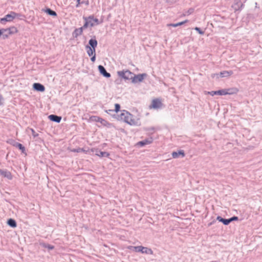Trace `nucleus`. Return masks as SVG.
Masks as SVG:
<instances>
[{
	"label": "nucleus",
	"instance_id": "nucleus-1",
	"mask_svg": "<svg viewBox=\"0 0 262 262\" xmlns=\"http://www.w3.org/2000/svg\"><path fill=\"white\" fill-rule=\"evenodd\" d=\"M119 117L120 120L123 121L130 125L137 126L140 125L139 118L133 115L125 110L122 111Z\"/></svg>",
	"mask_w": 262,
	"mask_h": 262
},
{
	"label": "nucleus",
	"instance_id": "nucleus-2",
	"mask_svg": "<svg viewBox=\"0 0 262 262\" xmlns=\"http://www.w3.org/2000/svg\"><path fill=\"white\" fill-rule=\"evenodd\" d=\"M83 19L84 20V24L82 28H87L88 27H93L95 26H97L101 24L103 20H99L97 18L95 17L93 15H90L88 17H83Z\"/></svg>",
	"mask_w": 262,
	"mask_h": 262
},
{
	"label": "nucleus",
	"instance_id": "nucleus-3",
	"mask_svg": "<svg viewBox=\"0 0 262 262\" xmlns=\"http://www.w3.org/2000/svg\"><path fill=\"white\" fill-rule=\"evenodd\" d=\"M118 75L126 80H132L133 78L134 74L129 70L118 71Z\"/></svg>",
	"mask_w": 262,
	"mask_h": 262
},
{
	"label": "nucleus",
	"instance_id": "nucleus-4",
	"mask_svg": "<svg viewBox=\"0 0 262 262\" xmlns=\"http://www.w3.org/2000/svg\"><path fill=\"white\" fill-rule=\"evenodd\" d=\"M134 250L137 252H141L142 253L148 254L152 255L153 251L148 248L143 247L141 246H134Z\"/></svg>",
	"mask_w": 262,
	"mask_h": 262
},
{
	"label": "nucleus",
	"instance_id": "nucleus-5",
	"mask_svg": "<svg viewBox=\"0 0 262 262\" xmlns=\"http://www.w3.org/2000/svg\"><path fill=\"white\" fill-rule=\"evenodd\" d=\"M238 92V90L237 88H232L217 91V93L220 95H233L236 94Z\"/></svg>",
	"mask_w": 262,
	"mask_h": 262
},
{
	"label": "nucleus",
	"instance_id": "nucleus-6",
	"mask_svg": "<svg viewBox=\"0 0 262 262\" xmlns=\"http://www.w3.org/2000/svg\"><path fill=\"white\" fill-rule=\"evenodd\" d=\"M90 121L100 122L103 126H108L110 123L106 120L96 116H93L90 117Z\"/></svg>",
	"mask_w": 262,
	"mask_h": 262
},
{
	"label": "nucleus",
	"instance_id": "nucleus-7",
	"mask_svg": "<svg viewBox=\"0 0 262 262\" xmlns=\"http://www.w3.org/2000/svg\"><path fill=\"white\" fill-rule=\"evenodd\" d=\"M162 106V100L160 99L156 98L152 100L151 104L149 106V108L158 109L161 107Z\"/></svg>",
	"mask_w": 262,
	"mask_h": 262
},
{
	"label": "nucleus",
	"instance_id": "nucleus-8",
	"mask_svg": "<svg viewBox=\"0 0 262 262\" xmlns=\"http://www.w3.org/2000/svg\"><path fill=\"white\" fill-rule=\"evenodd\" d=\"M145 74H138L137 75H135L134 74L133 78L132 79V82L134 83H137L139 82H141L144 78L146 76Z\"/></svg>",
	"mask_w": 262,
	"mask_h": 262
},
{
	"label": "nucleus",
	"instance_id": "nucleus-9",
	"mask_svg": "<svg viewBox=\"0 0 262 262\" xmlns=\"http://www.w3.org/2000/svg\"><path fill=\"white\" fill-rule=\"evenodd\" d=\"M3 30L5 32H8L9 35L16 34L18 32L17 28L14 26H11L6 29H3Z\"/></svg>",
	"mask_w": 262,
	"mask_h": 262
},
{
	"label": "nucleus",
	"instance_id": "nucleus-10",
	"mask_svg": "<svg viewBox=\"0 0 262 262\" xmlns=\"http://www.w3.org/2000/svg\"><path fill=\"white\" fill-rule=\"evenodd\" d=\"M33 88L34 90L38 92H44L45 90V86L39 83H34L33 84Z\"/></svg>",
	"mask_w": 262,
	"mask_h": 262
},
{
	"label": "nucleus",
	"instance_id": "nucleus-11",
	"mask_svg": "<svg viewBox=\"0 0 262 262\" xmlns=\"http://www.w3.org/2000/svg\"><path fill=\"white\" fill-rule=\"evenodd\" d=\"M17 16L18 14L16 13L11 11L10 14H7L5 16L6 17L7 21H12Z\"/></svg>",
	"mask_w": 262,
	"mask_h": 262
},
{
	"label": "nucleus",
	"instance_id": "nucleus-12",
	"mask_svg": "<svg viewBox=\"0 0 262 262\" xmlns=\"http://www.w3.org/2000/svg\"><path fill=\"white\" fill-rule=\"evenodd\" d=\"M98 69L101 74L106 77H110L111 74L106 72L105 68L102 66H99Z\"/></svg>",
	"mask_w": 262,
	"mask_h": 262
},
{
	"label": "nucleus",
	"instance_id": "nucleus-13",
	"mask_svg": "<svg viewBox=\"0 0 262 262\" xmlns=\"http://www.w3.org/2000/svg\"><path fill=\"white\" fill-rule=\"evenodd\" d=\"M89 47H91L93 49H96L97 46V41L95 39H91L89 42Z\"/></svg>",
	"mask_w": 262,
	"mask_h": 262
},
{
	"label": "nucleus",
	"instance_id": "nucleus-14",
	"mask_svg": "<svg viewBox=\"0 0 262 262\" xmlns=\"http://www.w3.org/2000/svg\"><path fill=\"white\" fill-rule=\"evenodd\" d=\"M49 118H50V119L53 121H55L56 122H58L59 123L60 121H61V118L60 117H58L57 116H56V115H51L49 116Z\"/></svg>",
	"mask_w": 262,
	"mask_h": 262
},
{
	"label": "nucleus",
	"instance_id": "nucleus-15",
	"mask_svg": "<svg viewBox=\"0 0 262 262\" xmlns=\"http://www.w3.org/2000/svg\"><path fill=\"white\" fill-rule=\"evenodd\" d=\"M233 72L232 71H224L220 72V75L221 77H228L232 75Z\"/></svg>",
	"mask_w": 262,
	"mask_h": 262
},
{
	"label": "nucleus",
	"instance_id": "nucleus-16",
	"mask_svg": "<svg viewBox=\"0 0 262 262\" xmlns=\"http://www.w3.org/2000/svg\"><path fill=\"white\" fill-rule=\"evenodd\" d=\"M180 155L183 157L185 156V154L183 150H180L178 152L174 151L172 153L173 158H177Z\"/></svg>",
	"mask_w": 262,
	"mask_h": 262
},
{
	"label": "nucleus",
	"instance_id": "nucleus-17",
	"mask_svg": "<svg viewBox=\"0 0 262 262\" xmlns=\"http://www.w3.org/2000/svg\"><path fill=\"white\" fill-rule=\"evenodd\" d=\"M2 176L5 178H7L9 180H11L12 179V176L11 174V173L10 171L7 170H3Z\"/></svg>",
	"mask_w": 262,
	"mask_h": 262
},
{
	"label": "nucleus",
	"instance_id": "nucleus-18",
	"mask_svg": "<svg viewBox=\"0 0 262 262\" xmlns=\"http://www.w3.org/2000/svg\"><path fill=\"white\" fill-rule=\"evenodd\" d=\"M85 48L86 49L87 53L90 56H91L95 54V49H93L91 47H89V46H86Z\"/></svg>",
	"mask_w": 262,
	"mask_h": 262
},
{
	"label": "nucleus",
	"instance_id": "nucleus-19",
	"mask_svg": "<svg viewBox=\"0 0 262 262\" xmlns=\"http://www.w3.org/2000/svg\"><path fill=\"white\" fill-rule=\"evenodd\" d=\"M96 155L99 157H108L110 156V154L107 152L98 151L96 154Z\"/></svg>",
	"mask_w": 262,
	"mask_h": 262
},
{
	"label": "nucleus",
	"instance_id": "nucleus-20",
	"mask_svg": "<svg viewBox=\"0 0 262 262\" xmlns=\"http://www.w3.org/2000/svg\"><path fill=\"white\" fill-rule=\"evenodd\" d=\"M217 220L223 223L224 225H228L231 222L230 219H224L222 218L220 216H218L217 217Z\"/></svg>",
	"mask_w": 262,
	"mask_h": 262
},
{
	"label": "nucleus",
	"instance_id": "nucleus-21",
	"mask_svg": "<svg viewBox=\"0 0 262 262\" xmlns=\"http://www.w3.org/2000/svg\"><path fill=\"white\" fill-rule=\"evenodd\" d=\"M7 223L10 226L12 227L15 228L16 227V223L13 219H10L8 220Z\"/></svg>",
	"mask_w": 262,
	"mask_h": 262
},
{
	"label": "nucleus",
	"instance_id": "nucleus-22",
	"mask_svg": "<svg viewBox=\"0 0 262 262\" xmlns=\"http://www.w3.org/2000/svg\"><path fill=\"white\" fill-rule=\"evenodd\" d=\"M45 12L47 13L48 14L51 15V16H57V13H56V12L53 10H52L51 9H50L49 8L45 10Z\"/></svg>",
	"mask_w": 262,
	"mask_h": 262
},
{
	"label": "nucleus",
	"instance_id": "nucleus-23",
	"mask_svg": "<svg viewBox=\"0 0 262 262\" xmlns=\"http://www.w3.org/2000/svg\"><path fill=\"white\" fill-rule=\"evenodd\" d=\"M73 152H84L86 153L88 152V150H85L83 148H78L77 149H74L72 150Z\"/></svg>",
	"mask_w": 262,
	"mask_h": 262
},
{
	"label": "nucleus",
	"instance_id": "nucleus-24",
	"mask_svg": "<svg viewBox=\"0 0 262 262\" xmlns=\"http://www.w3.org/2000/svg\"><path fill=\"white\" fill-rule=\"evenodd\" d=\"M151 143V141H148V140H145V141H140V142H139L138 143V144L140 145V146H144L146 144H150Z\"/></svg>",
	"mask_w": 262,
	"mask_h": 262
},
{
	"label": "nucleus",
	"instance_id": "nucleus-25",
	"mask_svg": "<svg viewBox=\"0 0 262 262\" xmlns=\"http://www.w3.org/2000/svg\"><path fill=\"white\" fill-rule=\"evenodd\" d=\"M188 22V20L187 19H186L184 21H181V22H179V23H176V27H178V26H181L182 25H184L185 24V23H187Z\"/></svg>",
	"mask_w": 262,
	"mask_h": 262
},
{
	"label": "nucleus",
	"instance_id": "nucleus-26",
	"mask_svg": "<svg viewBox=\"0 0 262 262\" xmlns=\"http://www.w3.org/2000/svg\"><path fill=\"white\" fill-rule=\"evenodd\" d=\"M17 146L19 148V149H20L23 152H24L25 150V148L24 146H23V145L20 143H18L17 144Z\"/></svg>",
	"mask_w": 262,
	"mask_h": 262
},
{
	"label": "nucleus",
	"instance_id": "nucleus-27",
	"mask_svg": "<svg viewBox=\"0 0 262 262\" xmlns=\"http://www.w3.org/2000/svg\"><path fill=\"white\" fill-rule=\"evenodd\" d=\"M115 112L116 113L120 111V104H119L118 103H116L115 105Z\"/></svg>",
	"mask_w": 262,
	"mask_h": 262
},
{
	"label": "nucleus",
	"instance_id": "nucleus-28",
	"mask_svg": "<svg viewBox=\"0 0 262 262\" xmlns=\"http://www.w3.org/2000/svg\"><path fill=\"white\" fill-rule=\"evenodd\" d=\"M196 31H197L199 34L203 35L204 34V32L201 31V29L198 27H195L194 29Z\"/></svg>",
	"mask_w": 262,
	"mask_h": 262
},
{
	"label": "nucleus",
	"instance_id": "nucleus-29",
	"mask_svg": "<svg viewBox=\"0 0 262 262\" xmlns=\"http://www.w3.org/2000/svg\"><path fill=\"white\" fill-rule=\"evenodd\" d=\"M208 94H210L212 96L214 95H217V91H212L208 92Z\"/></svg>",
	"mask_w": 262,
	"mask_h": 262
},
{
	"label": "nucleus",
	"instance_id": "nucleus-30",
	"mask_svg": "<svg viewBox=\"0 0 262 262\" xmlns=\"http://www.w3.org/2000/svg\"><path fill=\"white\" fill-rule=\"evenodd\" d=\"M31 130L32 135L34 137L38 136V134L35 133V130L33 129L32 128Z\"/></svg>",
	"mask_w": 262,
	"mask_h": 262
},
{
	"label": "nucleus",
	"instance_id": "nucleus-31",
	"mask_svg": "<svg viewBox=\"0 0 262 262\" xmlns=\"http://www.w3.org/2000/svg\"><path fill=\"white\" fill-rule=\"evenodd\" d=\"M45 247L48 248L49 249H53L54 247L53 246H52V245H48L47 246H45Z\"/></svg>",
	"mask_w": 262,
	"mask_h": 262
},
{
	"label": "nucleus",
	"instance_id": "nucleus-32",
	"mask_svg": "<svg viewBox=\"0 0 262 262\" xmlns=\"http://www.w3.org/2000/svg\"><path fill=\"white\" fill-rule=\"evenodd\" d=\"M92 57L91 58V61L92 62H95V60H96V54H94V55H93L92 56H91Z\"/></svg>",
	"mask_w": 262,
	"mask_h": 262
},
{
	"label": "nucleus",
	"instance_id": "nucleus-33",
	"mask_svg": "<svg viewBox=\"0 0 262 262\" xmlns=\"http://www.w3.org/2000/svg\"><path fill=\"white\" fill-rule=\"evenodd\" d=\"M230 219V221L232 222L233 221H236L238 220V217L237 216H233Z\"/></svg>",
	"mask_w": 262,
	"mask_h": 262
},
{
	"label": "nucleus",
	"instance_id": "nucleus-34",
	"mask_svg": "<svg viewBox=\"0 0 262 262\" xmlns=\"http://www.w3.org/2000/svg\"><path fill=\"white\" fill-rule=\"evenodd\" d=\"M0 21L1 23H3V21H7V19H6V16L5 17H4V18H1Z\"/></svg>",
	"mask_w": 262,
	"mask_h": 262
},
{
	"label": "nucleus",
	"instance_id": "nucleus-35",
	"mask_svg": "<svg viewBox=\"0 0 262 262\" xmlns=\"http://www.w3.org/2000/svg\"><path fill=\"white\" fill-rule=\"evenodd\" d=\"M80 5V0H77V4H76V7H78L79 5Z\"/></svg>",
	"mask_w": 262,
	"mask_h": 262
},
{
	"label": "nucleus",
	"instance_id": "nucleus-36",
	"mask_svg": "<svg viewBox=\"0 0 262 262\" xmlns=\"http://www.w3.org/2000/svg\"><path fill=\"white\" fill-rule=\"evenodd\" d=\"M167 26H171L173 27H176V24H169L167 25Z\"/></svg>",
	"mask_w": 262,
	"mask_h": 262
},
{
	"label": "nucleus",
	"instance_id": "nucleus-37",
	"mask_svg": "<svg viewBox=\"0 0 262 262\" xmlns=\"http://www.w3.org/2000/svg\"><path fill=\"white\" fill-rule=\"evenodd\" d=\"M5 31H3V29H0V36L2 35V34L5 32Z\"/></svg>",
	"mask_w": 262,
	"mask_h": 262
},
{
	"label": "nucleus",
	"instance_id": "nucleus-38",
	"mask_svg": "<svg viewBox=\"0 0 262 262\" xmlns=\"http://www.w3.org/2000/svg\"><path fill=\"white\" fill-rule=\"evenodd\" d=\"M134 247H133V246H128V247H127V248H128V249H130V250L134 249Z\"/></svg>",
	"mask_w": 262,
	"mask_h": 262
},
{
	"label": "nucleus",
	"instance_id": "nucleus-39",
	"mask_svg": "<svg viewBox=\"0 0 262 262\" xmlns=\"http://www.w3.org/2000/svg\"><path fill=\"white\" fill-rule=\"evenodd\" d=\"M91 151H92V152H94L95 151V149L94 148H92L91 149Z\"/></svg>",
	"mask_w": 262,
	"mask_h": 262
},
{
	"label": "nucleus",
	"instance_id": "nucleus-40",
	"mask_svg": "<svg viewBox=\"0 0 262 262\" xmlns=\"http://www.w3.org/2000/svg\"><path fill=\"white\" fill-rule=\"evenodd\" d=\"M2 172H3V170L0 169V175H2Z\"/></svg>",
	"mask_w": 262,
	"mask_h": 262
},
{
	"label": "nucleus",
	"instance_id": "nucleus-41",
	"mask_svg": "<svg viewBox=\"0 0 262 262\" xmlns=\"http://www.w3.org/2000/svg\"><path fill=\"white\" fill-rule=\"evenodd\" d=\"M2 97L0 96V105L1 104Z\"/></svg>",
	"mask_w": 262,
	"mask_h": 262
},
{
	"label": "nucleus",
	"instance_id": "nucleus-42",
	"mask_svg": "<svg viewBox=\"0 0 262 262\" xmlns=\"http://www.w3.org/2000/svg\"><path fill=\"white\" fill-rule=\"evenodd\" d=\"M8 36H9L8 35H5V37L6 38H8Z\"/></svg>",
	"mask_w": 262,
	"mask_h": 262
},
{
	"label": "nucleus",
	"instance_id": "nucleus-43",
	"mask_svg": "<svg viewBox=\"0 0 262 262\" xmlns=\"http://www.w3.org/2000/svg\"><path fill=\"white\" fill-rule=\"evenodd\" d=\"M85 4H89V2H85Z\"/></svg>",
	"mask_w": 262,
	"mask_h": 262
},
{
	"label": "nucleus",
	"instance_id": "nucleus-44",
	"mask_svg": "<svg viewBox=\"0 0 262 262\" xmlns=\"http://www.w3.org/2000/svg\"><path fill=\"white\" fill-rule=\"evenodd\" d=\"M85 4H89V2H85Z\"/></svg>",
	"mask_w": 262,
	"mask_h": 262
}]
</instances>
